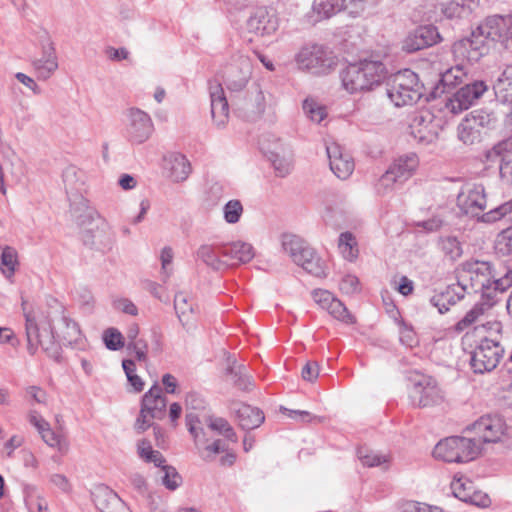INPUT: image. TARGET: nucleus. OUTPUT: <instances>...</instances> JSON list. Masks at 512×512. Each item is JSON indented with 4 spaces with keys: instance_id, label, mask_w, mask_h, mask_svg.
Returning <instances> with one entry per match:
<instances>
[{
    "instance_id": "52",
    "label": "nucleus",
    "mask_w": 512,
    "mask_h": 512,
    "mask_svg": "<svg viewBox=\"0 0 512 512\" xmlns=\"http://www.w3.org/2000/svg\"><path fill=\"white\" fill-rule=\"evenodd\" d=\"M160 468L163 472L162 484L171 491L176 490L182 483L180 474L174 467L165 465V463Z\"/></svg>"
},
{
    "instance_id": "17",
    "label": "nucleus",
    "mask_w": 512,
    "mask_h": 512,
    "mask_svg": "<svg viewBox=\"0 0 512 512\" xmlns=\"http://www.w3.org/2000/svg\"><path fill=\"white\" fill-rule=\"evenodd\" d=\"M486 90L487 85L483 81L476 80L472 83H466L447 100L446 108L453 114L461 113L470 108Z\"/></svg>"
},
{
    "instance_id": "4",
    "label": "nucleus",
    "mask_w": 512,
    "mask_h": 512,
    "mask_svg": "<svg viewBox=\"0 0 512 512\" xmlns=\"http://www.w3.org/2000/svg\"><path fill=\"white\" fill-rule=\"evenodd\" d=\"M81 225L95 222V227L83 232L82 241L92 250L106 253L112 250L115 233L109 223L92 207H86L84 214L78 217Z\"/></svg>"
},
{
    "instance_id": "43",
    "label": "nucleus",
    "mask_w": 512,
    "mask_h": 512,
    "mask_svg": "<svg viewBox=\"0 0 512 512\" xmlns=\"http://www.w3.org/2000/svg\"><path fill=\"white\" fill-rule=\"evenodd\" d=\"M338 249L344 259L353 261L358 256L357 241L351 232L341 233L338 239Z\"/></svg>"
},
{
    "instance_id": "14",
    "label": "nucleus",
    "mask_w": 512,
    "mask_h": 512,
    "mask_svg": "<svg viewBox=\"0 0 512 512\" xmlns=\"http://www.w3.org/2000/svg\"><path fill=\"white\" fill-rule=\"evenodd\" d=\"M488 49L485 37L474 30L470 37L455 42L452 52L455 62L463 63L470 68V65L478 62Z\"/></svg>"
},
{
    "instance_id": "31",
    "label": "nucleus",
    "mask_w": 512,
    "mask_h": 512,
    "mask_svg": "<svg viewBox=\"0 0 512 512\" xmlns=\"http://www.w3.org/2000/svg\"><path fill=\"white\" fill-rule=\"evenodd\" d=\"M174 308L179 321L187 331L195 328L197 313L192 300L184 293H177L174 297Z\"/></svg>"
},
{
    "instance_id": "29",
    "label": "nucleus",
    "mask_w": 512,
    "mask_h": 512,
    "mask_svg": "<svg viewBox=\"0 0 512 512\" xmlns=\"http://www.w3.org/2000/svg\"><path fill=\"white\" fill-rule=\"evenodd\" d=\"M93 495L95 505L101 512L127 511L124 501L107 486H99Z\"/></svg>"
},
{
    "instance_id": "54",
    "label": "nucleus",
    "mask_w": 512,
    "mask_h": 512,
    "mask_svg": "<svg viewBox=\"0 0 512 512\" xmlns=\"http://www.w3.org/2000/svg\"><path fill=\"white\" fill-rule=\"evenodd\" d=\"M209 427L212 430L217 431L221 435H223L225 438L232 442H237V436L232 428V426L229 424V422L224 418H211L209 421Z\"/></svg>"
},
{
    "instance_id": "9",
    "label": "nucleus",
    "mask_w": 512,
    "mask_h": 512,
    "mask_svg": "<svg viewBox=\"0 0 512 512\" xmlns=\"http://www.w3.org/2000/svg\"><path fill=\"white\" fill-rule=\"evenodd\" d=\"M418 164V157L414 153L400 156L395 159L386 172L376 182V193L378 195H386L393 191L396 184L404 183L414 174Z\"/></svg>"
},
{
    "instance_id": "18",
    "label": "nucleus",
    "mask_w": 512,
    "mask_h": 512,
    "mask_svg": "<svg viewBox=\"0 0 512 512\" xmlns=\"http://www.w3.org/2000/svg\"><path fill=\"white\" fill-rule=\"evenodd\" d=\"M29 423L35 427L42 440L52 448L57 449L61 454H66L69 450V441L61 432H55L50 424L38 413L31 409L27 414Z\"/></svg>"
},
{
    "instance_id": "25",
    "label": "nucleus",
    "mask_w": 512,
    "mask_h": 512,
    "mask_svg": "<svg viewBox=\"0 0 512 512\" xmlns=\"http://www.w3.org/2000/svg\"><path fill=\"white\" fill-rule=\"evenodd\" d=\"M331 171L339 179H347L354 171L355 163L351 155L337 143L326 145Z\"/></svg>"
},
{
    "instance_id": "19",
    "label": "nucleus",
    "mask_w": 512,
    "mask_h": 512,
    "mask_svg": "<svg viewBox=\"0 0 512 512\" xmlns=\"http://www.w3.org/2000/svg\"><path fill=\"white\" fill-rule=\"evenodd\" d=\"M462 213L478 217L486 207V196L482 185H466L457 197Z\"/></svg>"
},
{
    "instance_id": "26",
    "label": "nucleus",
    "mask_w": 512,
    "mask_h": 512,
    "mask_svg": "<svg viewBox=\"0 0 512 512\" xmlns=\"http://www.w3.org/2000/svg\"><path fill=\"white\" fill-rule=\"evenodd\" d=\"M211 116L218 129L226 126L229 118V104L222 85L211 82L209 85Z\"/></svg>"
},
{
    "instance_id": "6",
    "label": "nucleus",
    "mask_w": 512,
    "mask_h": 512,
    "mask_svg": "<svg viewBox=\"0 0 512 512\" xmlns=\"http://www.w3.org/2000/svg\"><path fill=\"white\" fill-rule=\"evenodd\" d=\"M282 248L292 261L309 274L324 277L325 265L316 252L301 237L294 234L282 236Z\"/></svg>"
},
{
    "instance_id": "11",
    "label": "nucleus",
    "mask_w": 512,
    "mask_h": 512,
    "mask_svg": "<svg viewBox=\"0 0 512 512\" xmlns=\"http://www.w3.org/2000/svg\"><path fill=\"white\" fill-rule=\"evenodd\" d=\"M409 400L413 407H428L439 404L443 394L437 382L426 375H416L410 380Z\"/></svg>"
},
{
    "instance_id": "44",
    "label": "nucleus",
    "mask_w": 512,
    "mask_h": 512,
    "mask_svg": "<svg viewBox=\"0 0 512 512\" xmlns=\"http://www.w3.org/2000/svg\"><path fill=\"white\" fill-rule=\"evenodd\" d=\"M227 373L231 376L233 383L241 390H249L252 385V379L248 375V368L244 365H233L227 368Z\"/></svg>"
},
{
    "instance_id": "56",
    "label": "nucleus",
    "mask_w": 512,
    "mask_h": 512,
    "mask_svg": "<svg viewBox=\"0 0 512 512\" xmlns=\"http://www.w3.org/2000/svg\"><path fill=\"white\" fill-rule=\"evenodd\" d=\"M495 249L502 255L512 254V227L504 229L498 234L495 242Z\"/></svg>"
},
{
    "instance_id": "60",
    "label": "nucleus",
    "mask_w": 512,
    "mask_h": 512,
    "mask_svg": "<svg viewBox=\"0 0 512 512\" xmlns=\"http://www.w3.org/2000/svg\"><path fill=\"white\" fill-rule=\"evenodd\" d=\"M441 12L449 19L461 18L468 15L457 0H449L445 3H441Z\"/></svg>"
},
{
    "instance_id": "16",
    "label": "nucleus",
    "mask_w": 512,
    "mask_h": 512,
    "mask_svg": "<svg viewBox=\"0 0 512 512\" xmlns=\"http://www.w3.org/2000/svg\"><path fill=\"white\" fill-rule=\"evenodd\" d=\"M251 73L250 59L244 55L235 56L224 70L223 78L227 89L231 92L242 91L246 87Z\"/></svg>"
},
{
    "instance_id": "63",
    "label": "nucleus",
    "mask_w": 512,
    "mask_h": 512,
    "mask_svg": "<svg viewBox=\"0 0 512 512\" xmlns=\"http://www.w3.org/2000/svg\"><path fill=\"white\" fill-rule=\"evenodd\" d=\"M313 300L324 310H327L329 306L336 299L332 293L327 290L316 289L312 292Z\"/></svg>"
},
{
    "instance_id": "39",
    "label": "nucleus",
    "mask_w": 512,
    "mask_h": 512,
    "mask_svg": "<svg viewBox=\"0 0 512 512\" xmlns=\"http://www.w3.org/2000/svg\"><path fill=\"white\" fill-rule=\"evenodd\" d=\"M62 179L67 194L79 193L85 183V174L76 166H67L62 173Z\"/></svg>"
},
{
    "instance_id": "38",
    "label": "nucleus",
    "mask_w": 512,
    "mask_h": 512,
    "mask_svg": "<svg viewBox=\"0 0 512 512\" xmlns=\"http://www.w3.org/2000/svg\"><path fill=\"white\" fill-rule=\"evenodd\" d=\"M470 68L459 62H455V65L441 74V83L444 87L454 88L457 85L464 83L468 80Z\"/></svg>"
},
{
    "instance_id": "5",
    "label": "nucleus",
    "mask_w": 512,
    "mask_h": 512,
    "mask_svg": "<svg viewBox=\"0 0 512 512\" xmlns=\"http://www.w3.org/2000/svg\"><path fill=\"white\" fill-rule=\"evenodd\" d=\"M480 454L476 438L452 436L439 441L433 450L436 459L450 463H466Z\"/></svg>"
},
{
    "instance_id": "28",
    "label": "nucleus",
    "mask_w": 512,
    "mask_h": 512,
    "mask_svg": "<svg viewBox=\"0 0 512 512\" xmlns=\"http://www.w3.org/2000/svg\"><path fill=\"white\" fill-rule=\"evenodd\" d=\"M166 406L167 399L158 384H154L142 397L141 407L150 413V418L163 419Z\"/></svg>"
},
{
    "instance_id": "33",
    "label": "nucleus",
    "mask_w": 512,
    "mask_h": 512,
    "mask_svg": "<svg viewBox=\"0 0 512 512\" xmlns=\"http://www.w3.org/2000/svg\"><path fill=\"white\" fill-rule=\"evenodd\" d=\"M345 6V0H314L309 19L313 23L329 19Z\"/></svg>"
},
{
    "instance_id": "7",
    "label": "nucleus",
    "mask_w": 512,
    "mask_h": 512,
    "mask_svg": "<svg viewBox=\"0 0 512 512\" xmlns=\"http://www.w3.org/2000/svg\"><path fill=\"white\" fill-rule=\"evenodd\" d=\"M387 95L396 107L416 103L422 97L418 75L410 69L397 72L391 79Z\"/></svg>"
},
{
    "instance_id": "22",
    "label": "nucleus",
    "mask_w": 512,
    "mask_h": 512,
    "mask_svg": "<svg viewBox=\"0 0 512 512\" xmlns=\"http://www.w3.org/2000/svg\"><path fill=\"white\" fill-rule=\"evenodd\" d=\"M440 40V34L435 26L424 25L408 34L402 48L408 53H413L437 44Z\"/></svg>"
},
{
    "instance_id": "50",
    "label": "nucleus",
    "mask_w": 512,
    "mask_h": 512,
    "mask_svg": "<svg viewBox=\"0 0 512 512\" xmlns=\"http://www.w3.org/2000/svg\"><path fill=\"white\" fill-rule=\"evenodd\" d=\"M243 205L238 199L229 200L223 207V218L228 224H236L243 214Z\"/></svg>"
},
{
    "instance_id": "24",
    "label": "nucleus",
    "mask_w": 512,
    "mask_h": 512,
    "mask_svg": "<svg viewBox=\"0 0 512 512\" xmlns=\"http://www.w3.org/2000/svg\"><path fill=\"white\" fill-rule=\"evenodd\" d=\"M32 66L39 80L49 79L58 69L56 50L49 39L42 42L41 53L32 60Z\"/></svg>"
},
{
    "instance_id": "20",
    "label": "nucleus",
    "mask_w": 512,
    "mask_h": 512,
    "mask_svg": "<svg viewBox=\"0 0 512 512\" xmlns=\"http://www.w3.org/2000/svg\"><path fill=\"white\" fill-rule=\"evenodd\" d=\"M411 135L420 143H431L438 136L439 124L429 110L417 112L410 123Z\"/></svg>"
},
{
    "instance_id": "62",
    "label": "nucleus",
    "mask_w": 512,
    "mask_h": 512,
    "mask_svg": "<svg viewBox=\"0 0 512 512\" xmlns=\"http://www.w3.org/2000/svg\"><path fill=\"white\" fill-rule=\"evenodd\" d=\"M112 305L115 310L124 314H128L130 316L138 315V308L128 298H116L113 300Z\"/></svg>"
},
{
    "instance_id": "40",
    "label": "nucleus",
    "mask_w": 512,
    "mask_h": 512,
    "mask_svg": "<svg viewBox=\"0 0 512 512\" xmlns=\"http://www.w3.org/2000/svg\"><path fill=\"white\" fill-rule=\"evenodd\" d=\"M241 109L248 120L259 118L265 111V97L263 92L258 87H255L254 91L251 93V98L245 102Z\"/></svg>"
},
{
    "instance_id": "10",
    "label": "nucleus",
    "mask_w": 512,
    "mask_h": 512,
    "mask_svg": "<svg viewBox=\"0 0 512 512\" xmlns=\"http://www.w3.org/2000/svg\"><path fill=\"white\" fill-rule=\"evenodd\" d=\"M296 62L301 70L313 74H327L337 65V57L322 45L303 47L296 55Z\"/></svg>"
},
{
    "instance_id": "8",
    "label": "nucleus",
    "mask_w": 512,
    "mask_h": 512,
    "mask_svg": "<svg viewBox=\"0 0 512 512\" xmlns=\"http://www.w3.org/2000/svg\"><path fill=\"white\" fill-rule=\"evenodd\" d=\"M497 119L492 112L482 109L474 110L466 115L457 126V138L465 145H475L482 136L494 128Z\"/></svg>"
},
{
    "instance_id": "30",
    "label": "nucleus",
    "mask_w": 512,
    "mask_h": 512,
    "mask_svg": "<svg viewBox=\"0 0 512 512\" xmlns=\"http://www.w3.org/2000/svg\"><path fill=\"white\" fill-rule=\"evenodd\" d=\"M239 426L244 430H252L258 428L264 421L263 412L245 403H235L232 407Z\"/></svg>"
},
{
    "instance_id": "46",
    "label": "nucleus",
    "mask_w": 512,
    "mask_h": 512,
    "mask_svg": "<svg viewBox=\"0 0 512 512\" xmlns=\"http://www.w3.org/2000/svg\"><path fill=\"white\" fill-rule=\"evenodd\" d=\"M502 219L512 222V199L481 215V220L486 223H493Z\"/></svg>"
},
{
    "instance_id": "34",
    "label": "nucleus",
    "mask_w": 512,
    "mask_h": 512,
    "mask_svg": "<svg viewBox=\"0 0 512 512\" xmlns=\"http://www.w3.org/2000/svg\"><path fill=\"white\" fill-rule=\"evenodd\" d=\"M220 246L203 244L197 249L196 258L213 270H223L227 268V261L221 255Z\"/></svg>"
},
{
    "instance_id": "64",
    "label": "nucleus",
    "mask_w": 512,
    "mask_h": 512,
    "mask_svg": "<svg viewBox=\"0 0 512 512\" xmlns=\"http://www.w3.org/2000/svg\"><path fill=\"white\" fill-rule=\"evenodd\" d=\"M403 510L404 512H443V510L437 506H430L414 501L405 503Z\"/></svg>"
},
{
    "instance_id": "49",
    "label": "nucleus",
    "mask_w": 512,
    "mask_h": 512,
    "mask_svg": "<svg viewBox=\"0 0 512 512\" xmlns=\"http://www.w3.org/2000/svg\"><path fill=\"white\" fill-rule=\"evenodd\" d=\"M357 456L361 463L367 467L381 466L389 462L388 456L369 450L366 447L358 448Z\"/></svg>"
},
{
    "instance_id": "1",
    "label": "nucleus",
    "mask_w": 512,
    "mask_h": 512,
    "mask_svg": "<svg viewBox=\"0 0 512 512\" xmlns=\"http://www.w3.org/2000/svg\"><path fill=\"white\" fill-rule=\"evenodd\" d=\"M25 319L27 349L31 355L40 347L48 357L60 362L62 349L59 342L77 345L82 341L83 335L78 323L56 299H51L47 308L38 315L26 313Z\"/></svg>"
},
{
    "instance_id": "48",
    "label": "nucleus",
    "mask_w": 512,
    "mask_h": 512,
    "mask_svg": "<svg viewBox=\"0 0 512 512\" xmlns=\"http://www.w3.org/2000/svg\"><path fill=\"white\" fill-rule=\"evenodd\" d=\"M474 489V483L464 475L459 477L455 476L451 482L453 495L461 501H464L467 496H470Z\"/></svg>"
},
{
    "instance_id": "45",
    "label": "nucleus",
    "mask_w": 512,
    "mask_h": 512,
    "mask_svg": "<svg viewBox=\"0 0 512 512\" xmlns=\"http://www.w3.org/2000/svg\"><path fill=\"white\" fill-rule=\"evenodd\" d=\"M439 247L445 257L451 261H455L462 256L463 249L459 240L454 236H445L439 239Z\"/></svg>"
},
{
    "instance_id": "59",
    "label": "nucleus",
    "mask_w": 512,
    "mask_h": 512,
    "mask_svg": "<svg viewBox=\"0 0 512 512\" xmlns=\"http://www.w3.org/2000/svg\"><path fill=\"white\" fill-rule=\"evenodd\" d=\"M269 160L271 161L276 174L280 177H285L288 175L292 169V163L290 160L281 157L277 153H271L269 156Z\"/></svg>"
},
{
    "instance_id": "58",
    "label": "nucleus",
    "mask_w": 512,
    "mask_h": 512,
    "mask_svg": "<svg viewBox=\"0 0 512 512\" xmlns=\"http://www.w3.org/2000/svg\"><path fill=\"white\" fill-rule=\"evenodd\" d=\"M399 339L404 346L409 348H413L419 343L418 337L413 327L405 322L400 323Z\"/></svg>"
},
{
    "instance_id": "27",
    "label": "nucleus",
    "mask_w": 512,
    "mask_h": 512,
    "mask_svg": "<svg viewBox=\"0 0 512 512\" xmlns=\"http://www.w3.org/2000/svg\"><path fill=\"white\" fill-rule=\"evenodd\" d=\"M220 252L225 261H227V267L248 263L255 256L253 246L241 240L221 244Z\"/></svg>"
},
{
    "instance_id": "47",
    "label": "nucleus",
    "mask_w": 512,
    "mask_h": 512,
    "mask_svg": "<svg viewBox=\"0 0 512 512\" xmlns=\"http://www.w3.org/2000/svg\"><path fill=\"white\" fill-rule=\"evenodd\" d=\"M494 304L495 303H490L488 299H482L481 302L476 303L473 308L466 313L463 319L458 322V329L462 330L474 323L480 315H483L485 311L491 308Z\"/></svg>"
},
{
    "instance_id": "13",
    "label": "nucleus",
    "mask_w": 512,
    "mask_h": 512,
    "mask_svg": "<svg viewBox=\"0 0 512 512\" xmlns=\"http://www.w3.org/2000/svg\"><path fill=\"white\" fill-rule=\"evenodd\" d=\"M470 430L475 434L480 449L484 443L503 442L509 435L505 421L498 415L482 416L471 425Z\"/></svg>"
},
{
    "instance_id": "2",
    "label": "nucleus",
    "mask_w": 512,
    "mask_h": 512,
    "mask_svg": "<svg viewBox=\"0 0 512 512\" xmlns=\"http://www.w3.org/2000/svg\"><path fill=\"white\" fill-rule=\"evenodd\" d=\"M457 282L465 293H481L482 299L497 302L498 294L512 285V271L496 278L492 265L487 261L467 260L457 269Z\"/></svg>"
},
{
    "instance_id": "32",
    "label": "nucleus",
    "mask_w": 512,
    "mask_h": 512,
    "mask_svg": "<svg viewBox=\"0 0 512 512\" xmlns=\"http://www.w3.org/2000/svg\"><path fill=\"white\" fill-rule=\"evenodd\" d=\"M465 292L457 282L456 284L449 285L444 291L436 293L430 298L432 306L436 307L439 313L443 314L449 310V307L455 305L458 301L464 298Z\"/></svg>"
},
{
    "instance_id": "37",
    "label": "nucleus",
    "mask_w": 512,
    "mask_h": 512,
    "mask_svg": "<svg viewBox=\"0 0 512 512\" xmlns=\"http://www.w3.org/2000/svg\"><path fill=\"white\" fill-rule=\"evenodd\" d=\"M248 27L258 35H266L276 30V22L269 17L266 10L258 9L249 18Z\"/></svg>"
},
{
    "instance_id": "57",
    "label": "nucleus",
    "mask_w": 512,
    "mask_h": 512,
    "mask_svg": "<svg viewBox=\"0 0 512 512\" xmlns=\"http://www.w3.org/2000/svg\"><path fill=\"white\" fill-rule=\"evenodd\" d=\"M326 311L339 321L346 324L353 323V316L348 312L345 305L338 299H335Z\"/></svg>"
},
{
    "instance_id": "36",
    "label": "nucleus",
    "mask_w": 512,
    "mask_h": 512,
    "mask_svg": "<svg viewBox=\"0 0 512 512\" xmlns=\"http://www.w3.org/2000/svg\"><path fill=\"white\" fill-rule=\"evenodd\" d=\"M497 100L501 103L512 101V65H508L493 84Z\"/></svg>"
},
{
    "instance_id": "55",
    "label": "nucleus",
    "mask_w": 512,
    "mask_h": 512,
    "mask_svg": "<svg viewBox=\"0 0 512 512\" xmlns=\"http://www.w3.org/2000/svg\"><path fill=\"white\" fill-rule=\"evenodd\" d=\"M122 366L127 376L129 384L135 392H141L144 388V381L135 373V363L133 360H123Z\"/></svg>"
},
{
    "instance_id": "12",
    "label": "nucleus",
    "mask_w": 512,
    "mask_h": 512,
    "mask_svg": "<svg viewBox=\"0 0 512 512\" xmlns=\"http://www.w3.org/2000/svg\"><path fill=\"white\" fill-rule=\"evenodd\" d=\"M504 348L497 339L483 338L471 355V366L475 373L490 372L497 367Z\"/></svg>"
},
{
    "instance_id": "41",
    "label": "nucleus",
    "mask_w": 512,
    "mask_h": 512,
    "mask_svg": "<svg viewBox=\"0 0 512 512\" xmlns=\"http://www.w3.org/2000/svg\"><path fill=\"white\" fill-rule=\"evenodd\" d=\"M18 266V253L15 248H0V270L7 279H11Z\"/></svg>"
},
{
    "instance_id": "35",
    "label": "nucleus",
    "mask_w": 512,
    "mask_h": 512,
    "mask_svg": "<svg viewBox=\"0 0 512 512\" xmlns=\"http://www.w3.org/2000/svg\"><path fill=\"white\" fill-rule=\"evenodd\" d=\"M170 177L175 182L186 180L191 173V164L181 153H172L165 158Z\"/></svg>"
},
{
    "instance_id": "21",
    "label": "nucleus",
    "mask_w": 512,
    "mask_h": 512,
    "mask_svg": "<svg viewBox=\"0 0 512 512\" xmlns=\"http://www.w3.org/2000/svg\"><path fill=\"white\" fill-rule=\"evenodd\" d=\"M512 16L494 15L488 17L484 23L476 29L485 37L489 46V41H505L511 39Z\"/></svg>"
},
{
    "instance_id": "53",
    "label": "nucleus",
    "mask_w": 512,
    "mask_h": 512,
    "mask_svg": "<svg viewBox=\"0 0 512 512\" xmlns=\"http://www.w3.org/2000/svg\"><path fill=\"white\" fill-rule=\"evenodd\" d=\"M103 341L107 349L112 351L120 350L124 347V337L117 328H108L103 332Z\"/></svg>"
},
{
    "instance_id": "3",
    "label": "nucleus",
    "mask_w": 512,
    "mask_h": 512,
    "mask_svg": "<svg viewBox=\"0 0 512 512\" xmlns=\"http://www.w3.org/2000/svg\"><path fill=\"white\" fill-rule=\"evenodd\" d=\"M387 74L388 71L381 61L363 60L348 65L342 70L340 77L343 88L354 94L380 85Z\"/></svg>"
},
{
    "instance_id": "61",
    "label": "nucleus",
    "mask_w": 512,
    "mask_h": 512,
    "mask_svg": "<svg viewBox=\"0 0 512 512\" xmlns=\"http://www.w3.org/2000/svg\"><path fill=\"white\" fill-rule=\"evenodd\" d=\"M127 349L134 352L137 360L145 362L147 360L148 344L142 338L129 341Z\"/></svg>"
},
{
    "instance_id": "23",
    "label": "nucleus",
    "mask_w": 512,
    "mask_h": 512,
    "mask_svg": "<svg viewBox=\"0 0 512 512\" xmlns=\"http://www.w3.org/2000/svg\"><path fill=\"white\" fill-rule=\"evenodd\" d=\"M487 162H499V173L501 179L512 185V142L502 141L496 144L485 154Z\"/></svg>"
},
{
    "instance_id": "15",
    "label": "nucleus",
    "mask_w": 512,
    "mask_h": 512,
    "mask_svg": "<svg viewBox=\"0 0 512 512\" xmlns=\"http://www.w3.org/2000/svg\"><path fill=\"white\" fill-rule=\"evenodd\" d=\"M126 137L133 144L146 142L154 131V124L150 115L136 107L126 110Z\"/></svg>"
},
{
    "instance_id": "42",
    "label": "nucleus",
    "mask_w": 512,
    "mask_h": 512,
    "mask_svg": "<svg viewBox=\"0 0 512 512\" xmlns=\"http://www.w3.org/2000/svg\"><path fill=\"white\" fill-rule=\"evenodd\" d=\"M137 453L144 462L153 463L156 467H160L166 462L162 453L154 450L150 441L146 439H141L137 442Z\"/></svg>"
},
{
    "instance_id": "51",
    "label": "nucleus",
    "mask_w": 512,
    "mask_h": 512,
    "mask_svg": "<svg viewBox=\"0 0 512 512\" xmlns=\"http://www.w3.org/2000/svg\"><path fill=\"white\" fill-rule=\"evenodd\" d=\"M303 110L306 116L313 122L320 123L327 116L326 108L314 99H305Z\"/></svg>"
}]
</instances>
